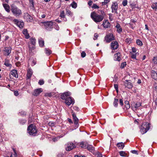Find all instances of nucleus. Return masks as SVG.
Wrapping results in <instances>:
<instances>
[{
	"label": "nucleus",
	"instance_id": "1",
	"mask_svg": "<svg viewBox=\"0 0 157 157\" xmlns=\"http://www.w3.org/2000/svg\"><path fill=\"white\" fill-rule=\"evenodd\" d=\"M101 15L98 14L95 12H92L90 14V17L95 22H99L102 21L105 17V13L102 10L101 11Z\"/></svg>",
	"mask_w": 157,
	"mask_h": 157
},
{
	"label": "nucleus",
	"instance_id": "2",
	"mask_svg": "<svg viewBox=\"0 0 157 157\" xmlns=\"http://www.w3.org/2000/svg\"><path fill=\"white\" fill-rule=\"evenodd\" d=\"M71 93L69 92H66L61 95V98L65 100V103L69 106L71 104H73L74 103V100L70 97Z\"/></svg>",
	"mask_w": 157,
	"mask_h": 157
},
{
	"label": "nucleus",
	"instance_id": "3",
	"mask_svg": "<svg viewBox=\"0 0 157 157\" xmlns=\"http://www.w3.org/2000/svg\"><path fill=\"white\" fill-rule=\"evenodd\" d=\"M11 11L13 14L16 17H18L22 14L21 10L14 4L11 5Z\"/></svg>",
	"mask_w": 157,
	"mask_h": 157
},
{
	"label": "nucleus",
	"instance_id": "4",
	"mask_svg": "<svg viewBox=\"0 0 157 157\" xmlns=\"http://www.w3.org/2000/svg\"><path fill=\"white\" fill-rule=\"evenodd\" d=\"M149 124L147 122L143 123L140 127V131L142 134L145 133L149 129Z\"/></svg>",
	"mask_w": 157,
	"mask_h": 157
},
{
	"label": "nucleus",
	"instance_id": "5",
	"mask_svg": "<svg viewBox=\"0 0 157 157\" xmlns=\"http://www.w3.org/2000/svg\"><path fill=\"white\" fill-rule=\"evenodd\" d=\"M27 130L28 133L30 135L35 136L37 132L36 127L33 124H31L28 127Z\"/></svg>",
	"mask_w": 157,
	"mask_h": 157
},
{
	"label": "nucleus",
	"instance_id": "6",
	"mask_svg": "<svg viewBox=\"0 0 157 157\" xmlns=\"http://www.w3.org/2000/svg\"><path fill=\"white\" fill-rule=\"evenodd\" d=\"M44 25L45 28L48 31L51 30L52 28L53 23L52 21L43 22H42Z\"/></svg>",
	"mask_w": 157,
	"mask_h": 157
},
{
	"label": "nucleus",
	"instance_id": "7",
	"mask_svg": "<svg viewBox=\"0 0 157 157\" xmlns=\"http://www.w3.org/2000/svg\"><path fill=\"white\" fill-rule=\"evenodd\" d=\"M114 40V37L112 33L107 34L105 37V40L107 43H109Z\"/></svg>",
	"mask_w": 157,
	"mask_h": 157
},
{
	"label": "nucleus",
	"instance_id": "8",
	"mask_svg": "<svg viewBox=\"0 0 157 157\" xmlns=\"http://www.w3.org/2000/svg\"><path fill=\"white\" fill-rule=\"evenodd\" d=\"M125 88L130 89L133 87V84L130 80H126L123 82Z\"/></svg>",
	"mask_w": 157,
	"mask_h": 157
},
{
	"label": "nucleus",
	"instance_id": "9",
	"mask_svg": "<svg viewBox=\"0 0 157 157\" xmlns=\"http://www.w3.org/2000/svg\"><path fill=\"white\" fill-rule=\"evenodd\" d=\"M66 145L67 147H66L65 149L66 151H70L75 147V144L71 142L68 143L67 144H66Z\"/></svg>",
	"mask_w": 157,
	"mask_h": 157
},
{
	"label": "nucleus",
	"instance_id": "10",
	"mask_svg": "<svg viewBox=\"0 0 157 157\" xmlns=\"http://www.w3.org/2000/svg\"><path fill=\"white\" fill-rule=\"evenodd\" d=\"M112 12H114L117 14V10L118 9V4L117 2H113L111 6Z\"/></svg>",
	"mask_w": 157,
	"mask_h": 157
},
{
	"label": "nucleus",
	"instance_id": "11",
	"mask_svg": "<svg viewBox=\"0 0 157 157\" xmlns=\"http://www.w3.org/2000/svg\"><path fill=\"white\" fill-rule=\"evenodd\" d=\"M13 21L19 28H21L23 27L24 23L23 21H20L16 19H14Z\"/></svg>",
	"mask_w": 157,
	"mask_h": 157
},
{
	"label": "nucleus",
	"instance_id": "12",
	"mask_svg": "<svg viewBox=\"0 0 157 157\" xmlns=\"http://www.w3.org/2000/svg\"><path fill=\"white\" fill-rule=\"evenodd\" d=\"M12 48L10 47H6L4 50V54L5 56H9L10 53Z\"/></svg>",
	"mask_w": 157,
	"mask_h": 157
},
{
	"label": "nucleus",
	"instance_id": "13",
	"mask_svg": "<svg viewBox=\"0 0 157 157\" xmlns=\"http://www.w3.org/2000/svg\"><path fill=\"white\" fill-rule=\"evenodd\" d=\"M43 91L42 88H40L36 89L34 90L33 94L35 96H37L39 95Z\"/></svg>",
	"mask_w": 157,
	"mask_h": 157
},
{
	"label": "nucleus",
	"instance_id": "14",
	"mask_svg": "<svg viewBox=\"0 0 157 157\" xmlns=\"http://www.w3.org/2000/svg\"><path fill=\"white\" fill-rule=\"evenodd\" d=\"M24 18L27 22H31L33 20V17L27 13H25Z\"/></svg>",
	"mask_w": 157,
	"mask_h": 157
},
{
	"label": "nucleus",
	"instance_id": "15",
	"mask_svg": "<svg viewBox=\"0 0 157 157\" xmlns=\"http://www.w3.org/2000/svg\"><path fill=\"white\" fill-rule=\"evenodd\" d=\"M118 47V42L116 41H113L111 43L112 49L115 50L117 49Z\"/></svg>",
	"mask_w": 157,
	"mask_h": 157
},
{
	"label": "nucleus",
	"instance_id": "16",
	"mask_svg": "<svg viewBox=\"0 0 157 157\" xmlns=\"http://www.w3.org/2000/svg\"><path fill=\"white\" fill-rule=\"evenodd\" d=\"M33 73V71L32 69L30 68L28 69L27 74V78L28 79L30 78L31 77Z\"/></svg>",
	"mask_w": 157,
	"mask_h": 157
},
{
	"label": "nucleus",
	"instance_id": "17",
	"mask_svg": "<svg viewBox=\"0 0 157 157\" xmlns=\"http://www.w3.org/2000/svg\"><path fill=\"white\" fill-rule=\"evenodd\" d=\"M121 59V55L120 53L118 52L114 54V60H115L120 61Z\"/></svg>",
	"mask_w": 157,
	"mask_h": 157
},
{
	"label": "nucleus",
	"instance_id": "18",
	"mask_svg": "<svg viewBox=\"0 0 157 157\" xmlns=\"http://www.w3.org/2000/svg\"><path fill=\"white\" fill-rule=\"evenodd\" d=\"M29 7L31 9L34 10H35V8L34 6V0H29Z\"/></svg>",
	"mask_w": 157,
	"mask_h": 157
},
{
	"label": "nucleus",
	"instance_id": "19",
	"mask_svg": "<svg viewBox=\"0 0 157 157\" xmlns=\"http://www.w3.org/2000/svg\"><path fill=\"white\" fill-rule=\"evenodd\" d=\"M72 117L74 124L77 125L78 123V119L76 117V115L74 113L72 114Z\"/></svg>",
	"mask_w": 157,
	"mask_h": 157
},
{
	"label": "nucleus",
	"instance_id": "20",
	"mask_svg": "<svg viewBox=\"0 0 157 157\" xmlns=\"http://www.w3.org/2000/svg\"><path fill=\"white\" fill-rule=\"evenodd\" d=\"M23 33L25 36V37L26 39H29L30 37V36L28 33L27 29H24L23 31Z\"/></svg>",
	"mask_w": 157,
	"mask_h": 157
},
{
	"label": "nucleus",
	"instance_id": "21",
	"mask_svg": "<svg viewBox=\"0 0 157 157\" xmlns=\"http://www.w3.org/2000/svg\"><path fill=\"white\" fill-rule=\"evenodd\" d=\"M2 5L6 11L8 12H9L10 11L9 6L6 3H3Z\"/></svg>",
	"mask_w": 157,
	"mask_h": 157
},
{
	"label": "nucleus",
	"instance_id": "22",
	"mask_svg": "<svg viewBox=\"0 0 157 157\" xmlns=\"http://www.w3.org/2000/svg\"><path fill=\"white\" fill-rule=\"evenodd\" d=\"M87 144L84 142H82L80 143L79 146L82 148L86 149V148Z\"/></svg>",
	"mask_w": 157,
	"mask_h": 157
},
{
	"label": "nucleus",
	"instance_id": "23",
	"mask_svg": "<svg viewBox=\"0 0 157 157\" xmlns=\"http://www.w3.org/2000/svg\"><path fill=\"white\" fill-rule=\"evenodd\" d=\"M110 24L109 22L108 21H104V22L102 24V25L103 27L105 28H108L110 26Z\"/></svg>",
	"mask_w": 157,
	"mask_h": 157
},
{
	"label": "nucleus",
	"instance_id": "24",
	"mask_svg": "<svg viewBox=\"0 0 157 157\" xmlns=\"http://www.w3.org/2000/svg\"><path fill=\"white\" fill-rule=\"evenodd\" d=\"M116 27L117 28V31L119 33H121L122 32V29L119 23H117Z\"/></svg>",
	"mask_w": 157,
	"mask_h": 157
},
{
	"label": "nucleus",
	"instance_id": "25",
	"mask_svg": "<svg viewBox=\"0 0 157 157\" xmlns=\"http://www.w3.org/2000/svg\"><path fill=\"white\" fill-rule=\"evenodd\" d=\"M151 76L152 78L156 80L157 79V73L154 71H151Z\"/></svg>",
	"mask_w": 157,
	"mask_h": 157
},
{
	"label": "nucleus",
	"instance_id": "26",
	"mask_svg": "<svg viewBox=\"0 0 157 157\" xmlns=\"http://www.w3.org/2000/svg\"><path fill=\"white\" fill-rule=\"evenodd\" d=\"M117 146L120 149H123L124 147V144L123 142L118 143L117 144Z\"/></svg>",
	"mask_w": 157,
	"mask_h": 157
},
{
	"label": "nucleus",
	"instance_id": "27",
	"mask_svg": "<svg viewBox=\"0 0 157 157\" xmlns=\"http://www.w3.org/2000/svg\"><path fill=\"white\" fill-rule=\"evenodd\" d=\"M11 75L15 77H18V76L17 73V71L16 70L14 69L12 70L11 71Z\"/></svg>",
	"mask_w": 157,
	"mask_h": 157
},
{
	"label": "nucleus",
	"instance_id": "28",
	"mask_svg": "<svg viewBox=\"0 0 157 157\" xmlns=\"http://www.w3.org/2000/svg\"><path fill=\"white\" fill-rule=\"evenodd\" d=\"M130 53L131 55V57L132 59L137 60L136 59V56L137 55H138L139 54L138 53H133L132 52H130Z\"/></svg>",
	"mask_w": 157,
	"mask_h": 157
},
{
	"label": "nucleus",
	"instance_id": "29",
	"mask_svg": "<svg viewBox=\"0 0 157 157\" xmlns=\"http://www.w3.org/2000/svg\"><path fill=\"white\" fill-rule=\"evenodd\" d=\"M39 43L40 46L41 47L44 46V41L42 38H40L39 39Z\"/></svg>",
	"mask_w": 157,
	"mask_h": 157
},
{
	"label": "nucleus",
	"instance_id": "30",
	"mask_svg": "<svg viewBox=\"0 0 157 157\" xmlns=\"http://www.w3.org/2000/svg\"><path fill=\"white\" fill-rule=\"evenodd\" d=\"M9 60L7 59H5L4 65L7 67H11V65L9 63Z\"/></svg>",
	"mask_w": 157,
	"mask_h": 157
},
{
	"label": "nucleus",
	"instance_id": "31",
	"mask_svg": "<svg viewBox=\"0 0 157 157\" xmlns=\"http://www.w3.org/2000/svg\"><path fill=\"white\" fill-rule=\"evenodd\" d=\"M86 148L89 151L91 152L94 151V147L92 145H88V144L87 145V146Z\"/></svg>",
	"mask_w": 157,
	"mask_h": 157
},
{
	"label": "nucleus",
	"instance_id": "32",
	"mask_svg": "<svg viewBox=\"0 0 157 157\" xmlns=\"http://www.w3.org/2000/svg\"><path fill=\"white\" fill-rule=\"evenodd\" d=\"M45 53L48 55H50L52 53V51L48 48L45 49Z\"/></svg>",
	"mask_w": 157,
	"mask_h": 157
},
{
	"label": "nucleus",
	"instance_id": "33",
	"mask_svg": "<svg viewBox=\"0 0 157 157\" xmlns=\"http://www.w3.org/2000/svg\"><path fill=\"white\" fill-rule=\"evenodd\" d=\"M118 100L117 99L115 98L114 101L113 102V105L115 107H117L118 105Z\"/></svg>",
	"mask_w": 157,
	"mask_h": 157
},
{
	"label": "nucleus",
	"instance_id": "34",
	"mask_svg": "<svg viewBox=\"0 0 157 157\" xmlns=\"http://www.w3.org/2000/svg\"><path fill=\"white\" fill-rule=\"evenodd\" d=\"M136 42L137 44L140 46H142L143 45L142 42L140 40L137 39Z\"/></svg>",
	"mask_w": 157,
	"mask_h": 157
},
{
	"label": "nucleus",
	"instance_id": "35",
	"mask_svg": "<svg viewBox=\"0 0 157 157\" xmlns=\"http://www.w3.org/2000/svg\"><path fill=\"white\" fill-rule=\"evenodd\" d=\"M71 5L72 8H76L77 7V4L75 1H73Z\"/></svg>",
	"mask_w": 157,
	"mask_h": 157
},
{
	"label": "nucleus",
	"instance_id": "36",
	"mask_svg": "<svg viewBox=\"0 0 157 157\" xmlns=\"http://www.w3.org/2000/svg\"><path fill=\"white\" fill-rule=\"evenodd\" d=\"M13 150L14 151V154H11L10 157L9 156H7L6 157H16V156H17V153H16L15 150L14 148H13Z\"/></svg>",
	"mask_w": 157,
	"mask_h": 157
},
{
	"label": "nucleus",
	"instance_id": "37",
	"mask_svg": "<svg viewBox=\"0 0 157 157\" xmlns=\"http://www.w3.org/2000/svg\"><path fill=\"white\" fill-rule=\"evenodd\" d=\"M132 39L130 38H127L125 40V42L128 44H129L131 43Z\"/></svg>",
	"mask_w": 157,
	"mask_h": 157
},
{
	"label": "nucleus",
	"instance_id": "38",
	"mask_svg": "<svg viewBox=\"0 0 157 157\" xmlns=\"http://www.w3.org/2000/svg\"><path fill=\"white\" fill-rule=\"evenodd\" d=\"M120 155L122 156H127L125 152L121 151L119 152Z\"/></svg>",
	"mask_w": 157,
	"mask_h": 157
},
{
	"label": "nucleus",
	"instance_id": "39",
	"mask_svg": "<svg viewBox=\"0 0 157 157\" xmlns=\"http://www.w3.org/2000/svg\"><path fill=\"white\" fill-rule=\"evenodd\" d=\"M30 40L32 45H35L36 43V39L33 38H31Z\"/></svg>",
	"mask_w": 157,
	"mask_h": 157
},
{
	"label": "nucleus",
	"instance_id": "40",
	"mask_svg": "<svg viewBox=\"0 0 157 157\" xmlns=\"http://www.w3.org/2000/svg\"><path fill=\"white\" fill-rule=\"evenodd\" d=\"M151 7L153 9H157V2L153 3Z\"/></svg>",
	"mask_w": 157,
	"mask_h": 157
},
{
	"label": "nucleus",
	"instance_id": "41",
	"mask_svg": "<svg viewBox=\"0 0 157 157\" xmlns=\"http://www.w3.org/2000/svg\"><path fill=\"white\" fill-rule=\"evenodd\" d=\"M152 61L154 64L157 65V57H154L152 59Z\"/></svg>",
	"mask_w": 157,
	"mask_h": 157
},
{
	"label": "nucleus",
	"instance_id": "42",
	"mask_svg": "<svg viewBox=\"0 0 157 157\" xmlns=\"http://www.w3.org/2000/svg\"><path fill=\"white\" fill-rule=\"evenodd\" d=\"M60 16L63 18H64L65 17V15H64V11H62L60 12Z\"/></svg>",
	"mask_w": 157,
	"mask_h": 157
},
{
	"label": "nucleus",
	"instance_id": "43",
	"mask_svg": "<svg viewBox=\"0 0 157 157\" xmlns=\"http://www.w3.org/2000/svg\"><path fill=\"white\" fill-rule=\"evenodd\" d=\"M141 105V103L140 102H137L135 105V107L138 108Z\"/></svg>",
	"mask_w": 157,
	"mask_h": 157
},
{
	"label": "nucleus",
	"instance_id": "44",
	"mask_svg": "<svg viewBox=\"0 0 157 157\" xmlns=\"http://www.w3.org/2000/svg\"><path fill=\"white\" fill-rule=\"evenodd\" d=\"M128 1L127 0H124L122 2V4L123 6H125L127 4Z\"/></svg>",
	"mask_w": 157,
	"mask_h": 157
},
{
	"label": "nucleus",
	"instance_id": "45",
	"mask_svg": "<svg viewBox=\"0 0 157 157\" xmlns=\"http://www.w3.org/2000/svg\"><path fill=\"white\" fill-rule=\"evenodd\" d=\"M66 13L67 14H68L69 15H72L71 12L69 10L67 9L66 10Z\"/></svg>",
	"mask_w": 157,
	"mask_h": 157
},
{
	"label": "nucleus",
	"instance_id": "46",
	"mask_svg": "<svg viewBox=\"0 0 157 157\" xmlns=\"http://www.w3.org/2000/svg\"><path fill=\"white\" fill-rule=\"evenodd\" d=\"M92 7L93 8H94V9H98L99 8V6H97L95 4H93V6H92Z\"/></svg>",
	"mask_w": 157,
	"mask_h": 157
},
{
	"label": "nucleus",
	"instance_id": "47",
	"mask_svg": "<svg viewBox=\"0 0 157 157\" xmlns=\"http://www.w3.org/2000/svg\"><path fill=\"white\" fill-rule=\"evenodd\" d=\"M34 45H32V46L31 45H29V47L30 50H34L35 48Z\"/></svg>",
	"mask_w": 157,
	"mask_h": 157
},
{
	"label": "nucleus",
	"instance_id": "48",
	"mask_svg": "<svg viewBox=\"0 0 157 157\" xmlns=\"http://www.w3.org/2000/svg\"><path fill=\"white\" fill-rule=\"evenodd\" d=\"M26 121L25 120H20V123L22 124H25Z\"/></svg>",
	"mask_w": 157,
	"mask_h": 157
},
{
	"label": "nucleus",
	"instance_id": "49",
	"mask_svg": "<svg viewBox=\"0 0 157 157\" xmlns=\"http://www.w3.org/2000/svg\"><path fill=\"white\" fill-rule=\"evenodd\" d=\"M44 83V81L43 80H40L38 82V83L39 85H43Z\"/></svg>",
	"mask_w": 157,
	"mask_h": 157
},
{
	"label": "nucleus",
	"instance_id": "50",
	"mask_svg": "<svg viewBox=\"0 0 157 157\" xmlns=\"http://www.w3.org/2000/svg\"><path fill=\"white\" fill-rule=\"evenodd\" d=\"M81 56L83 58V57H85L86 55V53L85 52L83 51L82 52V53L81 54Z\"/></svg>",
	"mask_w": 157,
	"mask_h": 157
},
{
	"label": "nucleus",
	"instance_id": "51",
	"mask_svg": "<svg viewBox=\"0 0 157 157\" xmlns=\"http://www.w3.org/2000/svg\"><path fill=\"white\" fill-rule=\"evenodd\" d=\"M132 51L131 52H132L133 53H136V48L134 47H132Z\"/></svg>",
	"mask_w": 157,
	"mask_h": 157
},
{
	"label": "nucleus",
	"instance_id": "52",
	"mask_svg": "<svg viewBox=\"0 0 157 157\" xmlns=\"http://www.w3.org/2000/svg\"><path fill=\"white\" fill-rule=\"evenodd\" d=\"M96 156L97 157H102V154L100 153H97L96 154Z\"/></svg>",
	"mask_w": 157,
	"mask_h": 157
},
{
	"label": "nucleus",
	"instance_id": "53",
	"mask_svg": "<svg viewBox=\"0 0 157 157\" xmlns=\"http://www.w3.org/2000/svg\"><path fill=\"white\" fill-rule=\"evenodd\" d=\"M131 152L133 154H135L136 155L138 154L137 151L135 150L131 151Z\"/></svg>",
	"mask_w": 157,
	"mask_h": 157
},
{
	"label": "nucleus",
	"instance_id": "54",
	"mask_svg": "<svg viewBox=\"0 0 157 157\" xmlns=\"http://www.w3.org/2000/svg\"><path fill=\"white\" fill-rule=\"evenodd\" d=\"M126 62H124L121 63V67H122V68H123L124 67L126 66Z\"/></svg>",
	"mask_w": 157,
	"mask_h": 157
},
{
	"label": "nucleus",
	"instance_id": "55",
	"mask_svg": "<svg viewBox=\"0 0 157 157\" xmlns=\"http://www.w3.org/2000/svg\"><path fill=\"white\" fill-rule=\"evenodd\" d=\"M119 103L121 106H122L123 105V102L122 99H120L119 100Z\"/></svg>",
	"mask_w": 157,
	"mask_h": 157
},
{
	"label": "nucleus",
	"instance_id": "56",
	"mask_svg": "<svg viewBox=\"0 0 157 157\" xmlns=\"http://www.w3.org/2000/svg\"><path fill=\"white\" fill-rule=\"evenodd\" d=\"M109 19L111 21H112L113 20V17H112V15L111 14H109Z\"/></svg>",
	"mask_w": 157,
	"mask_h": 157
},
{
	"label": "nucleus",
	"instance_id": "57",
	"mask_svg": "<svg viewBox=\"0 0 157 157\" xmlns=\"http://www.w3.org/2000/svg\"><path fill=\"white\" fill-rule=\"evenodd\" d=\"M14 95L16 96H17L19 95L18 92L17 91H15L14 92Z\"/></svg>",
	"mask_w": 157,
	"mask_h": 157
},
{
	"label": "nucleus",
	"instance_id": "58",
	"mask_svg": "<svg viewBox=\"0 0 157 157\" xmlns=\"http://www.w3.org/2000/svg\"><path fill=\"white\" fill-rule=\"evenodd\" d=\"M63 154L59 153L57 155V157H63Z\"/></svg>",
	"mask_w": 157,
	"mask_h": 157
},
{
	"label": "nucleus",
	"instance_id": "59",
	"mask_svg": "<svg viewBox=\"0 0 157 157\" xmlns=\"http://www.w3.org/2000/svg\"><path fill=\"white\" fill-rule=\"evenodd\" d=\"M98 34L97 33H95L94 34V37L95 38H94V40H96L97 38H98Z\"/></svg>",
	"mask_w": 157,
	"mask_h": 157
},
{
	"label": "nucleus",
	"instance_id": "60",
	"mask_svg": "<svg viewBox=\"0 0 157 157\" xmlns=\"http://www.w3.org/2000/svg\"><path fill=\"white\" fill-rule=\"evenodd\" d=\"M92 2L91 0H90L89 1V2H88V5L90 6L92 5Z\"/></svg>",
	"mask_w": 157,
	"mask_h": 157
},
{
	"label": "nucleus",
	"instance_id": "61",
	"mask_svg": "<svg viewBox=\"0 0 157 157\" xmlns=\"http://www.w3.org/2000/svg\"><path fill=\"white\" fill-rule=\"evenodd\" d=\"M15 64L17 67H19L20 65V63L19 62H18L16 63Z\"/></svg>",
	"mask_w": 157,
	"mask_h": 157
},
{
	"label": "nucleus",
	"instance_id": "62",
	"mask_svg": "<svg viewBox=\"0 0 157 157\" xmlns=\"http://www.w3.org/2000/svg\"><path fill=\"white\" fill-rule=\"evenodd\" d=\"M125 106L127 109H128L130 108V106L129 104L125 105Z\"/></svg>",
	"mask_w": 157,
	"mask_h": 157
},
{
	"label": "nucleus",
	"instance_id": "63",
	"mask_svg": "<svg viewBox=\"0 0 157 157\" xmlns=\"http://www.w3.org/2000/svg\"><path fill=\"white\" fill-rule=\"evenodd\" d=\"M59 137L57 136L56 138H53V140L54 142H56V141H57V139L59 138Z\"/></svg>",
	"mask_w": 157,
	"mask_h": 157
},
{
	"label": "nucleus",
	"instance_id": "64",
	"mask_svg": "<svg viewBox=\"0 0 157 157\" xmlns=\"http://www.w3.org/2000/svg\"><path fill=\"white\" fill-rule=\"evenodd\" d=\"M114 87L116 90L118 89V85L117 84H114Z\"/></svg>",
	"mask_w": 157,
	"mask_h": 157
}]
</instances>
